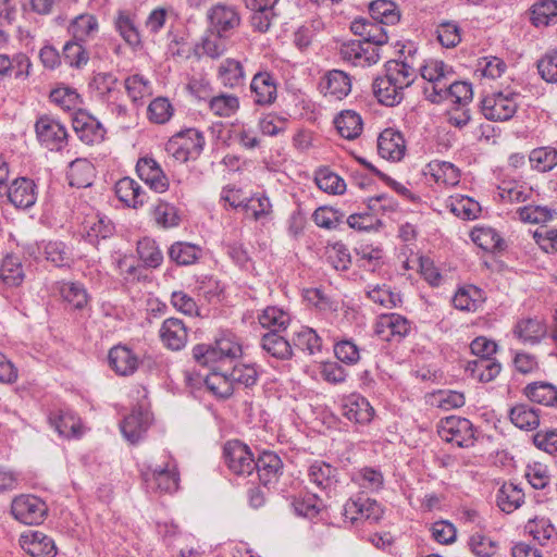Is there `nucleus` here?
Here are the masks:
<instances>
[{
    "label": "nucleus",
    "mask_w": 557,
    "mask_h": 557,
    "mask_svg": "<svg viewBox=\"0 0 557 557\" xmlns=\"http://www.w3.org/2000/svg\"><path fill=\"white\" fill-rule=\"evenodd\" d=\"M242 354L240 344L230 336L216 339L213 346L197 345L193 348V356L199 364H212V372L206 376L205 383L215 396L228 398L233 395L231 376L225 367L231 366Z\"/></svg>",
    "instance_id": "1"
},
{
    "label": "nucleus",
    "mask_w": 557,
    "mask_h": 557,
    "mask_svg": "<svg viewBox=\"0 0 557 557\" xmlns=\"http://www.w3.org/2000/svg\"><path fill=\"white\" fill-rule=\"evenodd\" d=\"M417 78L414 55H405L401 60H389L385 64V75L376 77L372 84L373 94L379 102L394 107L404 98V90Z\"/></svg>",
    "instance_id": "2"
},
{
    "label": "nucleus",
    "mask_w": 557,
    "mask_h": 557,
    "mask_svg": "<svg viewBox=\"0 0 557 557\" xmlns=\"http://www.w3.org/2000/svg\"><path fill=\"white\" fill-rule=\"evenodd\" d=\"M416 53L417 50L412 52L414 57ZM409 54H411V50H409ZM414 64L417 72L419 71L422 78L426 81L423 88L426 98L434 103H440L438 95L445 92L446 84L455 76L453 67L441 60H429L422 65L414 59Z\"/></svg>",
    "instance_id": "3"
},
{
    "label": "nucleus",
    "mask_w": 557,
    "mask_h": 557,
    "mask_svg": "<svg viewBox=\"0 0 557 557\" xmlns=\"http://www.w3.org/2000/svg\"><path fill=\"white\" fill-rule=\"evenodd\" d=\"M205 143L202 133L190 127L174 134L165 144V151L175 161L185 163L201 154Z\"/></svg>",
    "instance_id": "4"
},
{
    "label": "nucleus",
    "mask_w": 557,
    "mask_h": 557,
    "mask_svg": "<svg viewBox=\"0 0 557 557\" xmlns=\"http://www.w3.org/2000/svg\"><path fill=\"white\" fill-rule=\"evenodd\" d=\"M520 94L513 91H496L482 100L483 115L491 121H508L513 117L519 107Z\"/></svg>",
    "instance_id": "5"
},
{
    "label": "nucleus",
    "mask_w": 557,
    "mask_h": 557,
    "mask_svg": "<svg viewBox=\"0 0 557 557\" xmlns=\"http://www.w3.org/2000/svg\"><path fill=\"white\" fill-rule=\"evenodd\" d=\"M437 433L443 441L458 447H470L475 441L473 424L461 417L451 416L441 420Z\"/></svg>",
    "instance_id": "6"
},
{
    "label": "nucleus",
    "mask_w": 557,
    "mask_h": 557,
    "mask_svg": "<svg viewBox=\"0 0 557 557\" xmlns=\"http://www.w3.org/2000/svg\"><path fill=\"white\" fill-rule=\"evenodd\" d=\"M224 460L228 469L238 476L251 475L256 469V460L249 447L239 441L225 444Z\"/></svg>",
    "instance_id": "7"
},
{
    "label": "nucleus",
    "mask_w": 557,
    "mask_h": 557,
    "mask_svg": "<svg viewBox=\"0 0 557 557\" xmlns=\"http://www.w3.org/2000/svg\"><path fill=\"white\" fill-rule=\"evenodd\" d=\"M143 480L149 490L160 493H173L178 488L180 475L174 461H168L163 467L147 469Z\"/></svg>",
    "instance_id": "8"
},
{
    "label": "nucleus",
    "mask_w": 557,
    "mask_h": 557,
    "mask_svg": "<svg viewBox=\"0 0 557 557\" xmlns=\"http://www.w3.org/2000/svg\"><path fill=\"white\" fill-rule=\"evenodd\" d=\"M343 515L351 523L359 521L377 522L382 518L383 509L376 500L364 495H357L345 503Z\"/></svg>",
    "instance_id": "9"
},
{
    "label": "nucleus",
    "mask_w": 557,
    "mask_h": 557,
    "mask_svg": "<svg viewBox=\"0 0 557 557\" xmlns=\"http://www.w3.org/2000/svg\"><path fill=\"white\" fill-rule=\"evenodd\" d=\"M11 512L16 520L24 524H39L45 519L47 506L34 495H21L13 499Z\"/></svg>",
    "instance_id": "10"
},
{
    "label": "nucleus",
    "mask_w": 557,
    "mask_h": 557,
    "mask_svg": "<svg viewBox=\"0 0 557 557\" xmlns=\"http://www.w3.org/2000/svg\"><path fill=\"white\" fill-rule=\"evenodd\" d=\"M35 131L39 141L50 150H61L66 145V128L49 115H42L36 121Z\"/></svg>",
    "instance_id": "11"
},
{
    "label": "nucleus",
    "mask_w": 557,
    "mask_h": 557,
    "mask_svg": "<svg viewBox=\"0 0 557 557\" xmlns=\"http://www.w3.org/2000/svg\"><path fill=\"white\" fill-rule=\"evenodd\" d=\"M341 55L356 66H369L381 59L380 49L362 40H350L341 46Z\"/></svg>",
    "instance_id": "12"
},
{
    "label": "nucleus",
    "mask_w": 557,
    "mask_h": 557,
    "mask_svg": "<svg viewBox=\"0 0 557 557\" xmlns=\"http://www.w3.org/2000/svg\"><path fill=\"white\" fill-rule=\"evenodd\" d=\"M72 126L78 138L87 145L102 141L106 135V129L101 123L85 110H78L74 113Z\"/></svg>",
    "instance_id": "13"
},
{
    "label": "nucleus",
    "mask_w": 557,
    "mask_h": 557,
    "mask_svg": "<svg viewBox=\"0 0 557 557\" xmlns=\"http://www.w3.org/2000/svg\"><path fill=\"white\" fill-rule=\"evenodd\" d=\"M136 171L140 180L156 193H164L169 189V178L153 158H140L137 161Z\"/></svg>",
    "instance_id": "14"
},
{
    "label": "nucleus",
    "mask_w": 557,
    "mask_h": 557,
    "mask_svg": "<svg viewBox=\"0 0 557 557\" xmlns=\"http://www.w3.org/2000/svg\"><path fill=\"white\" fill-rule=\"evenodd\" d=\"M250 91L256 104L270 106L277 97L276 79L269 72H258L251 79Z\"/></svg>",
    "instance_id": "15"
},
{
    "label": "nucleus",
    "mask_w": 557,
    "mask_h": 557,
    "mask_svg": "<svg viewBox=\"0 0 557 557\" xmlns=\"http://www.w3.org/2000/svg\"><path fill=\"white\" fill-rule=\"evenodd\" d=\"M411 330V322L398 313L381 314L375 323V333L385 341L404 338Z\"/></svg>",
    "instance_id": "16"
},
{
    "label": "nucleus",
    "mask_w": 557,
    "mask_h": 557,
    "mask_svg": "<svg viewBox=\"0 0 557 557\" xmlns=\"http://www.w3.org/2000/svg\"><path fill=\"white\" fill-rule=\"evenodd\" d=\"M150 423V412L139 407L125 417L121 423V432L128 442L135 444L146 433Z\"/></svg>",
    "instance_id": "17"
},
{
    "label": "nucleus",
    "mask_w": 557,
    "mask_h": 557,
    "mask_svg": "<svg viewBox=\"0 0 557 557\" xmlns=\"http://www.w3.org/2000/svg\"><path fill=\"white\" fill-rule=\"evenodd\" d=\"M208 20L212 32L224 35L236 28L240 23V17L236 10L231 5L216 4L208 11Z\"/></svg>",
    "instance_id": "18"
},
{
    "label": "nucleus",
    "mask_w": 557,
    "mask_h": 557,
    "mask_svg": "<svg viewBox=\"0 0 557 557\" xmlns=\"http://www.w3.org/2000/svg\"><path fill=\"white\" fill-rule=\"evenodd\" d=\"M384 25L374 20L359 18L351 23L350 28L355 35L362 38V41L380 49V47L388 41Z\"/></svg>",
    "instance_id": "19"
},
{
    "label": "nucleus",
    "mask_w": 557,
    "mask_h": 557,
    "mask_svg": "<svg viewBox=\"0 0 557 557\" xmlns=\"http://www.w3.org/2000/svg\"><path fill=\"white\" fill-rule=\"evenodd\" d=\"M320 87L325 97L331 100H342L351 91V79L345 72L333 70L325 74Z\"/></svg>",
    "instance_id": "20"
},
{
    "label": "nucleus",
    "mask_w": 557,
    "mask_h": 557,
    "mask_svg": "<svg viewBox=\"0 0 557 557\" xmlns=\"http://www.w3.org/2000/svg\"><path fill=\"white\" fill-rule=\"evenodd\" d=\"M377 151L384 159L399 161L406 151L401 133L393 128L384 129L377 138Z\"/></svg>",
    "instance_id": "21"
},
{
    "label": "nucleus",
    "mask_w": 557,
    "mask_h": 557,
    "mask_svg": "<svg viewBox=\"0 0 557 557\" xmlns=\"http://www.w3.org/2000/svg\"><path fill=\"white\" fill-rule=\"evenodd\" d=\"M159 334L163 345L171 350H181L185 347L188 339L184 322L176 318L164 320Z\"/></svg>",
    "instance_id": "22"
},
{
    "label": "nucleus",
    "mask_w": 557,
    "mask_h": 557,
    "mask_svg": "<svg viewBox=\"0 0 557 557\" xmlns=\"http://www.w3.org/2000/svg\"><path fill=\"white\" fill-rule=\"evenodd\" d=\"M21 547L33 557H53L55 546L53 541L45 533L29 531L21 535Z\"/></svg>",
    "instance_id": "23"
},
{
    "label": "nucleus",
    "mask_w": 557,
    "mask_h": 557,
    "mask_svg": "<svg viewBox=\"0 0 557 557\" xmlns=\"http://www.w3.org/2000/svg\"><path fill=\"white\" fill-rule=\"evenodd\" d=\"M8 198L16 208H30L37 199L35 183L26 177L14 180L8 189Z\"/></svg>",
    "instance_id": "24"
},
{
    "label": "nucleus",
    "mask_w": 557,
    "mask_h": 557,
    "mask_svg": "<svg viewBox=\"0 0 557 557\" xmlns=\"http://www.w3.org/2000/svg\"><path fill=\"white\" fill-rule=\"evenodd\" d=\"M342 413L345 418L356 423H369L374 414V409L361 395L351 394L344 399Z\"/></svg>",
    "instance_id": "25"
},
{
    "label": "nucleus",
    "mask_w": 557,
    "mask_h": 557,
    "mask_svg": "<svg viewBox=\"0 0 557 557\" xmlns=\"http://www.w3.org/2000/svg\"><path fill=\"white\" fill-rule=\"evenodd\" d=\"M512 332L523 344L535 345L545 337L547 326L539 318H522L516 323Z\"/></svg>",
    "instance_id": "26"
},
{
    "label": "nucleus",
    "mask_w": 557,
    "mask_h": 557,
    "mask_svg": "<svg viewBox=\"0 0 557 557\" xmlns=\"http://www.w3.org/2000/svg\"><path fill=\"white\" fill-rule=\"evenodd\" d=\"M283 462L273 451H263L256 461V469L260 482L270 486L277 482L282 474Z\"/></svg>",
    "instance_id": "27"
},
{
    "label": "nucleus",
    "mask_w": 557,
    "mask_h": 557,
    "mask_svg": "<svg viewBox=\"0 0 557 557\" xmlns=\"http://www.w3.org/2000/svg\"><path fill=\"white\" fill-rule=\"evenodd\" d=\"M110 367L119 375L133 374L139 364L138 357L125 346H115L109 351Z\"/></svg>",
    "instance_id": "28"
},
{
    "label": "nucleus",
    "mask_w": 557,
    "mask_h": 557,
    "mask_svg": "<svg viewBox=\"0 0 557 557\" xmlns=\"http://www.w3.org/2000/svg\"><path fill=\"white\" fill-rule=\"evenodd\" d=\"M260 345L267 355L277 360H288L293 357L290 343L284 336L277 333V331L265 333L261 337Z\"/></svg>",
    "instance_id": "29"
},
{
    "label": "nucleus",
    "mask_w": 557,
    "mask_h": 557,
    "mask_svg": "<svg viewBox=\"0 0 557 557\" xmlns=\"http://www.w3.org/2000/svg\"><path fill=\"white\" fill-rule=\"evenodd\" d=\"M523 394L532 403L557 408V387L550 383H530L523 388Z\"/></svg>",
    "instance_id": "30"
},
{
    "label": "nucleus",
    "mask_w": 557,
    "mask_h": 557,
    "mask_svg": "<svg viewBox=\"0 0 557 557\" xmlns=\"http://www.w3.org/2000/svg\"><path fill=\"white\" fill-rule=\"evenodd\" d=\"M496 503L503 512L511 513L524 503V492L515 483H504L497 492Z\"/></svg>",
    "instance_id": "31"
},
{
    "label": "nucleus",
    "mask_w": 557,
    "mask_h": 557,
    "mask_svg": "<svg viewBox=\"0 0 557 557\" xmlns=\"http://www.w3.org/2000/svg\"><path fill=\"white\" fill-rule=\"evenodd\" d=\"M334 125L338 134L348 140L359 137L363 128L361 116L352 110L342 111L334 119Z\"/></svg>",
    "instance_id": "32"
},
{
    "label": "nucleus",
    "mask_w": 557,
    "mask_h": 557,
    "mask_svg": "<svg viewBox=\"0 0 557 557\" xmlns=\"http://www.w3.org/2000/svg\"><path fill=\"white\" fill-rule=\"evenodd\" d=\"M338 471L324 461H315L309 467L310 482L323 491H331L337 483Z\"/></svg>",
    "instance_id": "33"
},
{
    "label": "nucleus",
    "mask_w": 557,
    "mask_h": 557,
    "mask_svg": "<svg viewBox=\"0 0 557 557\" xmlns=\"http://www.w3.org/2000/svg\"><path fill=\"white\" fill-rule=\"evenodd\" d=\"M99 30L97 18L91 14H79L72 20L69 32L72 39L86 44L88 40L94 39Z\"/></svg>",
    "instance_id": "34"
},
{
    "label": "nucleus",
    "mask_w": 557,
    "mask_h": 557,
    "mask_svg": "<svg viewBox=\"0 0 557 557\" xmlns=\"http://www.w3.org/2000/svg\"><path fill=\"white\" fill-rule=\"evenodd\" d=\"M115 194L122 202L132 208L143 206L145 201L141 186L131 177H123L116 182Z\"/></svg>",
    "instance_id": "35"
},
{
    "label": "nucleus",
    "mask_w": 557,
    "mask_h": 557,
    "mask_svg": "<svg viewBox=\"0 0 557 557\" xmlns=\"http://www.w3.org/2000/svg\"><path fill=\"white\" fill-rule=\"evenodd\" d=\"M502 366L493 358H475L468 361L466 371L480 382H491L500 372Z\"/></svg>",
    "instance_id": "36"
},
{
    "label": "nucleus",
    "mask_w": 557,
    "mask_h": 557,
    "mask_svg": "<svg viewBox=\"0 0 557 557\" xmlns=\"http://www.w3.org/2000/svg\"><path fill=\"white\" fill-rule=\"evenodd\" d=\"M94 176L95 168L87 159H76L70 163L67 180L71 186L88 187L91 185Z\"/></svg>",
    "instance_id": "37"
},
{
    "label": "nucleus",
    "mask_w": 557,
    "mask_h": 557,
    "mask_svg": "<svg viewBox=\"0 0 557 557\" xmlns=\"http://www.w3.org/2000/svg\"><path fill=\"white\" fill-rule=\"evenodd\" d=\"M86 238L90 244H98L100 239L109 238L114 233L113 223L101 214H96L85 221Z\"/></svg>",
    "instance_id": "38"
},
{
    "label": "nucleus",
    "mask_w": 557,
    "mask_h": 557,
    "mask_svg": "<svg viewBox=\"0 0 557 557\" xmlns=\"http://www.w3.org/2000/svg\"><path fill=\"white\" fill-rule=\"evenodd\" d=\"M472 242L485 251H502L505 248V242L497 231L490 226L474 227L471 232Z\"/></svg>",
    "instance_id": "39"
},
{
    "label": "nucleus",
    "mask_w": 557,
    "mask_h": 557,
    "mask_svg": "<svg viewBox=\"0 0 557 557\" xmlns=\"http://www.w3.org/2000/svg\"><path fill=\"white\" fill-rule=\"evenodd\" d=\"M472 87L467 82H458L455 76L446 84L445 92L438 95L440 102L449 100L460 107L467 106L472 100Z\"/></svg>",
    "instance_id": "40"
},
{
    "label": "nucleus",
    "mask_w": 557,
    "mask_h": 557,
    "mask_svg": "<svg viewBox=\"0 0 557 557\" xmlns=\"http://www.w3.org/2000/svg\"><path fill=\"white\" fill-rule=\"evenodd\" d=\"M169 258L177 265L194 264L202 255V249L190 243L176 242L169 248Z\"/></svg>",
    "instance_id": "41"
},
{
    "label": "nucleus",
    "mask_w": 557,
    "mask_h": 557,
    "mask_svg": "<svg viewBox=\"0 0 557 557\" xmlns=\"http://www.w3.org/2000/svg\"><path fill=\"white\" fill-rule=\"evenodd\" d=\"M510 421L519 429L525 431L535 430L540 425L539 410L527 404H518L509 411Z\"/></svg>",
    "instance_id": "42"
},
{
    "label": "nucleus",
    "mask_w": 557,
    "mask_h": 557,
    "mask_svg": "<svg viewBox=\"0 0 557 557\" xmlns=\"http://www.w3.org/2000/svg\"><path fill=\"white\" fill-rule=\"evenodd\" d=\"M484 301L483 292L474 285L459 288L454 298L455 308L463 311H475Z\"/></svg>",
    "instance_id": "43"
},
{
    "label": "nucleus",
    "mask_w": 557,
    "mask_h": 557,
    "mask_svg": "<svg viewBox=\"0 0 557 557\" xmlns=\"http://www.w3.org/2000/svg\"><path fill=\"white\" fill-rule=\"evenodd\" d=\"M292 507L297 516L313 519L320 513L324 505L315 494L305 493L293 497Z\"/></svg>",
    "instance_id": "44"
},
{
    "label": "nucleus",
    "mask_w": 557,
    "mask_h": 557,
    "mask_svg": "<svg viewBox=\"0 0 557 557\" xmlns=\"http://www.w3.org/2000/svg\"><path fill=\"white\" fill-rule=\"evenodd\" d=\"M369 12L372 20L385 25H395L400 18L397 4L391 0L372 1L369 5Z\"/></svg>",
    "instance_id": "45"
},
{
    "label": "nucleus",
    "mask_w": 557,
    "mask_h": 557,
    "mask_svg": "<svg viewBox=\"0 0 557 557\" xmlns=\"http://www.w3.org/2000/svg\"><path fill=\"white\" fill-rule=\"evenodd\" d=\"M218 78L225 87H237L244 83L245 73L243 65L235 59L224 60L218 70Z\"/></svg>",
    "instance_id": "46"
},
{
    "label": "nucleus",
    "mask_w": 557,
    "mask_h": 557,
    "mask_svg": "<svg viewBox=\"0 0 557 557\" xmlns=\"http://www.w3.org/2000/svg\"><path fill=\"white\" fill-rule=\"evenodd\" d=\"M429 170L437 184L456 186L460 180V171L453 163L434 160L429 163Z\"/></svg>",
    "instance_id": "47"
},
{
    "label": "nucleus",
    "mask_w": 557,
    "mask_h": 557,
    "mask_svg": "<svg viewBox=\"0 0 557 557\" xmlns=\"http://www.w3.org/2000/svg\"><path fill=\"white\" fill-rule=\"evenodd\" d=\"M367 296L370 300L386 309L396 308L403 301L400 294L393 292L392 288L385 284L374 286L369 285Z\"/></svg>",
    "instance_id": "48"
},
{
    "label": "nucleus",
    "mask_w": 557,
    "mask_h": 557,
    "mask_svg": "<svg viewBox=\"0 0 557 557\" xmlns=\"http://www.w3.org/2000/svg\"><path fill=\"white\" fill-rule=\"evenodd\" d=\"M557 20V0H540L532 7L531 21L536 27L547 26Z\"/></svg>",
    "instance_id": "49"
},
{
    "label": "nucleus",
    "mask_w": 557,
    "mask_h": 557,
    "mask_svg": "<svg viewBox=\"0 0 557 557\" xmlns=\"http://www.w3.org/2000/svg\"><path fill=\"white\" fill-rule=\"evenodd\" d=\"M0 278L8 286H18L24 280V272L20 259L15 256H7L0 265Z\"/></svg>",
    "instance_id": "50"
},
{
    "label": "nucleus",
    "mask_w": 557,
    "mask_h": 557,
    "mask_svg": "<svg viewBox=\"0 0 557 557\" xmlns=\"http://www.w3.org/2000/svg\"><path fill=\"white\" fill-rule=\"evenodd\" d=\"M259 323L262 327L272 329V331L285 330L289 322L290 317L287 312L277 307H267L258 317Z\"/></svg>",
    "instance_id": "51"
},
{
    "label": "nucleus",
    "mask_w": 557,
    "mask_h": 557,
    "mask_svg": "<svg viewBox=\"0 0 557 557\" xmlns=\"http://www.w3.org/2000/svg\"><path fill=\"white\" fill-rule=\"evenodd\" d=\"M531 166L540 172H547L557 165V149L553 147H540L531 151L529 156Z\"/></svg>",
    "instance_id": "52"
},
{
    "label": "nucleus",
    "mask_w": 557,
    "mask_h": 557,
    "mask_svg": "<svg viewBox=\"0 0 557 557\" xmlns=\"http://www.w3.org/2000/svg\"><path fill=\"white\" fill-rule=\"evenodd\" d=\"M137 253L147 268H158L163 261V253L156 240L148 237L137 243Z\"/></svg>",
    "instance_id": "53"
},
{
    "label": "nucleus",
    "mask_w": 557,
    "mask_h": 557,
    "mask_svg": "<svg viewBox=\"0 0 557 557\" xmlns=\"http://www.w3.org/2000/svg\"><path fill=\"white\" fill-rule=\"evenodd\" d=\"M525 478L535 490H546L550 486L552 472L548 466L542 462H533L527 466Z\"/></svg>",
    "instance_id": "54"
},
{
    "label": "nucleus",
    "mask_w": 557,
    "mask_h": 557,
    "mask_svg": "<svg viewBox=\"0 0 557 557\" xmlns=\"http://www.w3.org/2000/svg\"><path fill=\"white\" fill-rule=\"evenodd\" d=\"M46 259L55 267H70L73 261L71 249L62 242H49L44 246Z\"/></svg>",
    "instance_id": "55"
},
{
    "label": "nucleus",
    "mask_w": 557,
    "mask_h": 557,
    "mask_svg": "<svg viewBox=\"0 0 557 557\" xmlns=\"http://www.w3.org/2000/svg\"><path fill=\"white\" fill-rule=\"evenodd\" d=\"M239 108V100L234 95L221 94L209 100L210 111L221 117L233 115Z\"/></svg>",
    "instance_id": "56"
},
{
    "label": "nucleus",
    "mask_w": 557,
    "mask_h": 557,
    "mask_svg": "<svg viewBox=\"0 0 557 557\" xmlns=\"http://www.w3.org/2000/svg\"><path fill=\"white\" fill-rule=\"evenodd\" d=\"M449 206L450 211L463 220H474L481 211L479 202L467 196L451 198Z\"/></svg>",
    "instance_id": "57"
},
{
    "label": "nucleus",
    "mask_w": 557,
    "mask_h": 557,
    "mask_svg": "<svg viewBox=\"0 0 557 557\" xmlns=\"http://www.w3.org/2000/svg\"><path fill=\"white\" fill-rule=\"evenodd\" d=\"M64 61L74 67H82L87 64L89 60V53L84 46V42L72 39L67 41L62 51Z\"/></svg>",
    "instance_id": "58"
},
{
    "label": "nucleus",
    "mask_w": 557,
    "mask_h": 557,
    "mask_svg": "<svg viewBox=\"0 0 557 557\" xmlns=\"http://www.w3.org/2000/svg\"><path fill=\"white\" fill-rule=\"evenodd\" d=\"M125 88L134 102L151 96L152 87L149 79L140 74H134L125 79Z\"/></svg>",
    "instance_id": "59"
},
{
    "label": "nucleus",
    "mask_w": 557,
    "mask_h": 557,
    "mask_svg": "<svg viewBox=\"0 0 557 557\" xmlns=\"http://www.w3.org/2000/svg\"><path fill=\"white\" fill-rule=\"evenodd\" d=\"M50 423L54 430L64 437L79 435V420L70 412H61L58 417H50Z\"/></svg>",
    "instance_id": "60"
},
{
    "label": "nucleus",
    "mask_w": 557,
    "mask_h": 557,
    "mask_svg": "<svg viewBox=\"0 0 557 557\" xmlns=\"http://www.w3.org/2000/svg\"><path fill=\"white\" fill-rule=\"evenodd\" d=\"M314 181L317 186L327 194L339 195L346 189L344 180L327 170L319 171L315 174Z\"/></svg>",
    "instance_id": "61"
},
{
    "label": "nucleus",
    "mask_w": 557,
    "mask_h": 557,
    "mask_svg": "<svg viewBox=\"0 0 557 557\" xmlns=\"http://www.w3.org/2000/svg\"><path fill=\"white\" fill-rule=\"evenodd\" d=\"M174 109L168 98L158 97L148 106L147 115L156 124L166 123L173 115Z\"/></svg>",
    "instance_id": "62"
},
{
    "label": "nucleus",
    "mask_w": 557,
    "mask_h": 557,
    "mask_svg": "<svg viewBox=\"0 0 557 557\" xmlns=\"http://www.w3.org/2000/svg\"><path fill=\"white\" fill-rule=\"evenodd\" d=\"M50 100L64 111L74 110L81 103V98L77 91L67 86L53 89L50 92Z\"/></svg>",
    "instance_id": "63"
},
{
    "label": "nucleus",
    "mask_w": 557,
    "mask_h": 557,
    "mask_svg": "<svg viewBox=\"0 0 557 557\" xmlns=\"http://www.w3.org/2000/svg\"><path fill=\"white\" fill-rule=\"evenodd\" d=\"M468 545L476 557H493L498 549L497 542L482 533L471 535Z\"/></svg>",
    "instance_id": "64"
}]
</instances>
